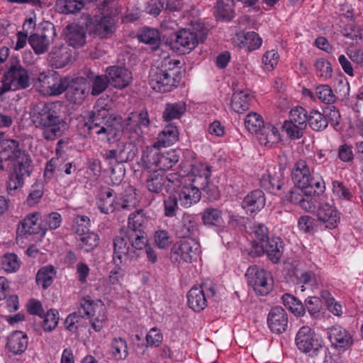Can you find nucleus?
Returning a JSON list of instances; mask_svg holds the SVG:
<instances>
[{"label":"nucleus","mask_w":363,"mask_h":363,"mask_svg":"<svg viewBox=\"0 0 363 363\" xmlns=\"http://www.w3.org/2000/svg\"><path fill=\"white\" fill-rule=\"evenodd\" d=\"M69 85V78L60 77L58 74L51 84L45 95L58 96L67 90Z\"/></svg>","instance_id":"nucleus-59"},{"label":"nucleus","mask_w":363,"mask_h":363,"mask_svg":"<svg viewBox=\"0 0 363 363\" xmlns=\"http://www.w3.org/2000/svg\"><path fill=\"white\" fill-rule=\"evenodd\" d=\"M57 106L54 103L44 104L33 116L35 126L40 129L43 138L53 141L60 138L67 129V124L62 118Z\"/></svg>","instance_id":"nucleus-3"},{"label":"nucleus","mask_w":363,"mask_h":363,"mask_svg":"<svg viewBox=\"0 0 363 363\" xmlns=\"http://www.w3.org/2000/svg\"><path fill=\"white\" fill-rule=\"evenodd\" d=\"M110 352L113 358L117 361L126 359L128 355L126 341L120 337H114L111 342Z\"/></svg>","instance_id":"nucleus-38"},{"label":"nucleus","mask_w":363,"mask_h":363,"mask_svg":"<svg viewBox=\"0 0 363 363\" xmlns=\"http://www.w3.org/2000/svg\"><path fill=\"white\" fill-rule=\"evenodd\" d=\"M313 175L311 168L306 161L303 160H298L292 169L291 177L295 185L306 187L309 184V179Z\"/></svg>","instance_id":"nucleus-28"},{"label":"nucleus","mask_w":363,"mask_h":363,"mask_svg":"<svg viewBox=\"0 0 363 363\" xmlns=\"http://www.w3.org/2000/svg\"><path fill=\"white\" fill-rule=\"evenodd\" d=\"M315 95L322 102L327 104H332L337 100L331 87L326 84H321L316 87Z\"/></svg>","instance_id":"nucleus-55"},{"label":"nucleus","mask_w":363,"mask_h":363,"mask_svg":"<svg viewBox=\"0 0 363 363\" xmlns=\"http://www.w3.org/2000/svg\"><path fill=\"white\" fill-rule=\"evenodd\" d=\"M150 123L147 111L130 113L123 121V139L119 141L116 149L106 151V160H115L118 163L133 160L138 153V145L142 142Z\"/></svg>","instance_id":"nucleus-1"},{"label":"nucleus","mask_w":363,"mask_h":363,"mask_svg":"<svg viewBox=\"0 0 363 363\" xmlns=\"http://www.w3.org/2000/svg\"><path fill=\"white\" fill-rule=\"evenodd\" d=\"M201 253L200 243L194 238H185L176 242L171 249V259L178 264L196 262Z\"/></svg>","instance_id":"nucleus-9"},{"label":"nucleus","mask_w":363,"mask_h":363,"mask_svg":"<svg viewBox=\"0 0 363 363\" xmlns=\"http://www.w3.org/2000/svg\"><path fill=\"white\" fill-rule=\"evenodd\" d=\"M103 16L94 25V32L101 38H107L115 30L113 16L119 13L118 0H104L100 6Z\"/></svg>","instance_id":"nucleus-10"},{"label":"nucleus","mask_w":363,"mask_h":363,"mask_svg":"<svg viewBox=\"0 0 363 363\" xmlns=\"http://www.w3.org/2000/svg\"><path fill=\"white\" fill-rule=\"evenodd\" d=\"M116 211H131L135 208L139 201L137 197L136 189L133 186H128L123 193L116 196Z\"/></svg>","instance_id":"nucleus-30"},{"label":"nucleus","mask_w":363,"mask_h":363,"mask_svg":"<svg viewBox=\"0 0 363 363\" xmlns=\"http://www.w3.org/2000/svg\"><path fill=\"white\" fill-rule=\"evenodd\" d=\"M129 247L123 237L117 236L113 240V259L116 263V259L121 262L123 255L128 252Z\"/></svg>","instance_id":"nucleus-60"},{"label":"nucleus","mask_w":363,"mask_h":363,"mask_svg":"<svg viewBox=\"0 0 363 363\" xmlns=\"http://www.w3.org/2000/svg\"><path fill=\"white\" fill-rule=\"evenodd\" d=\"M265 203L266 198L264 192L257 189L245 196L242 202V207L247 213L256 214L264 207Z\"/></svg>","instance_id":"nucleus-24"},{"label":"nucleus","mask_w":363,"mask_h":363,"mask_svg":"<svg viewBox=\"0 0 363 363\" xmlns=\"http://www.w3.org/2000/svg\"><path fill=\"white\" fill-rule=\"evenodd\" d=\"M89 226L90 220L86 216H77L73 220L72 228L78 235L90 231Z\"/></svg>","instance_id":"nucleus-64"},{"label":"nucleus","mask_w":363,"mask_h":363,"mask_svg":"<svg viewBox=\"0 0 363 363\" xmlns=\"http://www.w3.org/2000/svg\"><path fill=\"white\" fill-rule=\"evenodd\" d=\"M202 220L206 225H220L223 223L222 212L217 208H207L203 213Z\"/></svg>","instance_id":"nucleus-56"},{"label":"nucleus","mask_w":363,"mask_h":363,"mask_svg":"<svg viewBox=\"0 0 363 363\" xmlns=\"http://www.w3.org/2000/svg\"><path fill=\"white\" fill-rule=\"evenodd\" d=\"M284 305L288 308L295 315L302 316L306 313V308L302 302L298 300L295 296L284 294L282 297Z\"/></svg>","instance_id":"nucleus-44"},{"label":"nucleus","mask_w":363,"mask_h":363,"mask_svg":"<svg viewBox=\"0 0 363 363\" xmlns=\"http://www.w3.org/2000/svg\"><path fill=\"white\" fill-rule=\"evenodd\" d=\"M296 284L301 285V291L306 290L304 285L313 286L317 282V278L315 273L306 270H298L295 273Z\"/></svg>","instance_id":"nucleus-53"},{"label":"nucleus","mask_w":363,"mask_h":363,"mask_svg":"<svg viewBox=\"0 0 363 363\" xmlns=\"http://www.w3.org/2000/svg\"><path fill=\"white\" fill-rule=\"evenodd\" d=\"M58 322V311L55 309H50L44 315L42 327L45 332H51L57 327Z\"/></svg>","instance_id":"nucleus-61"},{"label":"nucleus","mask_w":363,"mask_h":363,"mask_svg":"<svg viewBox=\"0 0 363 363\" xmlns=\"http://www.w3.org/2000/svg\"><path fill=\"white\" fill-rule=\"evenodd\" d=\"M192 183L186 182L178 191V196L180 204L184 208H189L197 203L201 198V191Z\"/></svg>","instance_id":"nucleus-21"},{"label":"nucleus","mask_w":363,"mask_h":363,"mask_svg":"<svg viewBox=\"0 0 363 363\" xmlns=\"http://www.w3.org/2000/svg\"><path fill=\"white\" fill-rule=\"evenodd\" d=\"M30 85V78L28 70L18 62L13 64L1 78L0 98L9 91L24 89Z\"/></svg>","instance_id":"nucleus-7"},{"label":"nucleus","mask_w":363,"mask_h":363,"mask_svg":"<svg viewBox=\"0 0 363 363\" xmlns=\"http://www.w3.org/2000/svg\"><path fill=\"white\" fill-rule=\"evenodd\" d=\"M28 345V337L26 333L16 330L7 337L6 347L14 354H21L26 351Z\"/></svg>","instance_id":"nucleus-27"},{"label":"nucleus","mask_w":363,"mask_h":363,"mask_svg":"<svg viewBox=\"0 0 363 363\" xmlns=\"http://www.w3.org/2000/svg\"><path fill=\"white\" fill-rule=\"evenodd\" d=\"M308 112L301 106H295L289 112V119L298 125H303L305 128L308 125Z\"/></svg>","instance_id":"nucleus-62"},{"label":"nucleus","mask_w":363,"mask_h":363,"mask_svg":"<svg viewBox=\"0 0 363 363\" xmlns=\"http://www.w3.org/2000/svg\"><path fill=\"white\" fill-rule=\"evenodd\" d=\"M56 35L54 25L48 21L40 25V30L38 33L31 34L28 38V43L35 53L42 55L45 53Z\"/></svg>","instance_id":"nucleus-12"},{"label":"nucleus","mask_w":363,"mask_h":363,"mask_svg":"<svg viewBox=\"0 0 363 363\" xmlns=\"http://www.w3.org/2000/svg\"><path fill=\"white\" fill-rule=\"evenodd\" d=\"M332 191L333 195L340 200L350 201L353 197L351 189L338 180L332 182Z\"/></svg>","instance_id":"nucleus-52"},{"label":"nucleus","mask_w":363,"mask_h":363,"mask_svg":"<svg viewBox=\"0 0 363 363\" xmlns=\"http://www.w3.org/2000/svg\"><path fill=\"white\" fill-rule=\"evenodd\" d=\"M288 323V315L281 306H275L270 310L267 317V324L272 333L281 334L285 332Z\"/></svg>","instance_id":"nucleus-19"},{"label":"nucleus","mask_w":363,"mask_h":363,"mask_svg":"<svg viewBox=\"0 0 363 363\" xmlns=\"http://www.w3.org/2000/svg\"><path fill=\"white\" fill-rule=\"evenodd\" d=\"M268 228L262 223H255L252 228L253 246L258 249L267 239H269Z\"/></svg>","instance_id":"nucleus-51"},{"label":"nucleus","mask_w":363,"mask_h":363,"mask_svg":"<svg viewBox=\"0 0 363 363\" xmlns=\"http://www.w3.org/2000/svg\"><path fill=\"white\" fill-rule=\"evenodd\" d=\"M55 274V269L51 265L40 268L36 275L37 284L41 286L43 289H47L52 284Z\"/></svg>","instance_id":"nucleus-42"},{"label":"nucleus","mask_w":363,"mask_h":363,"mask_svg":"<svg viewBox=\"0 0 363 363\" xmlns=\"http://www.w3.org/2000/svg\"><path fill=\"white\" fill-rule=\"evenodd\" d=\"M252 95L249 89L234 91L231 99V108L236 113H242L250 108Z\"/></svg>","instance_id":"nucleus-29"},{"label":"nucleus","mask_w":363,"mask_h":363,"mask_svg":"<svg viewBox=\"0 0 363 363\" xmlns=\"http://www.w3.org/2000/svg\"><path fill=\"white\" fill-rule=\"evenodd\" d=\"M211 167L205 163H196L192 165L191 169L186 175L184 182L192 183V185L199 187L209 195V197L216 199L219 196L217 187L210 183Z\"/></svg>","instance_id":"nucleus-8"},{"label":"nucleus","mask_w":363,"mask_h":363,"mask_svg":"<svg viewBox=\"0 0 363 363\" xmlns=\"http://www.w3.org/2000/svg\"><path fill=\"white\" fill-rule=\"evenodd\" d=\"M180 62L170 57H164L158 66L152 67L149 73V84L157 92L170 91L176 87L179 81L176 78Z\"/></svg>","instance_id":"nucleus-5"},{"label":"nucleus","mask_w":363,"mask_h":363,"mask_svg":"<svg viewBox=\"0 0 363 363\" xmlns=\"http://www.w3.org/2000/svg\"><path fill=\"white\" fill-rule=\"evenodd\" d=\"M45 226L42 227V235L44 236L48 230H55L59 228L62 223V217L59 213L52 212L45 216L43 220Z\"/></svg>","instance_id":"nucleus-63"},{"label":"nucleus","mask_w":363,"mask_h":363,"mask_svg":"<svg viewBox=\"0 0 363 363\" xmlns=\"http://www.w3.org/2000/svg\"><path fill=\"white\" fill-rule=\"evenodd\" d=\"M0 155L12 162L6 182V190L9 194L13 195L17 190L23 188L26 177H30L32 172L31 157L20 147L19 142L13 139L0 141Z\"/></svg>","instance_id":"nucleus-2"},{"label":"nucleus","mask_w":363,"mask_h":363,"mask_svg":"<svg viewBox=\"0 0 363 363\" xmlns=\"http://www.w3.org/2000/svg\"><path fill=\"white\" fill-rule=\"evenodd\" d=\"M79 236V247L84 252H89L99 245V237L94 232L89 231Z\"/></svg>","instance_id":"nucleus-45"},{"label":"nucleus","mask_w":363,"mask_h":363,"mask_svg":"<svg viewBox=\"0 0 363 363\" xmlns=\"http://www.w3.org/2000/svg\"><path fill=\"white\" fill-rule=\"evenodd\" d=\"M40 218V213L39 212L28 213L18 224L17 229L18 236L36 234L42 232V226L38 223Z\"/></svg>","instance_id":"nucleus-26"},{"label":"nucleus","mask_w":363,"mask_h":363,"mask_svg":"<svg viewBox=\"0 0 363 363\" xmlns=\"http://www.w3.org/2000/svg\"><path fill=\"white\" fill-rule=\"evenodd\" d=\"M245 126L251 133H258L264 126L262 116L256 112H250L245 118Z\"/></svg>","instance_id":"nucleus-43"},{"label":"nucleus","mask_w":363,"mask_h":363,"mask_svg":"<svg viewBox=\"0 0 363 363\" xmlns=\"http://www.w3.org/2000/svg\"><path fill=\"white\" fill-rule=\"evenodd\" d=\"M94 109L88 121L84 123V133L96 134L101 140L108 142L117 139L123 132V123L121 124L119 120L111 117L106 122H103L101 119L107 118L108 111L105 108L99 109L98 106Z\"/></svg>","instance_id":"nucleus-4"},{"label":"nucleus","mask_w":363,"mask_h":363,"mask_svg":"<svg viewBox=\"0 0 363 363\" xmlns=\"http://www.w3.org/2000/svg\"><path fill=\"white\" fill-rule=\"evenodd\" d=\"M67 98L73 104H80L86 98L89 93L90 84L84 77L69 79V85L67 89Z\"/></svg>","instance_id":"nucleus-17"},{"label":"nucleus","mask_w":363,"mask_h":363,"mask_svg":"<svg viewBox=\"0 0 363 363\" xmlns=\"http://www.w3.org/2000/svg\"><path fill=\"white\" fill-rule=\"evenodd\" d=\"M233 42L238 48L246 49L247 52H252L261 47L262 39L258 33L252 31L236 33L233 38Z\"/></svg>","instance_id":"nucleus-22"},{"label":"nucleus","mask_w":363,"mask_h":363,"mask_svg":"<svg viewBox=\"0 0 363 363\" xmlns=\"http://www.w3.org/2000/svg\"><path fill=\"white\" fill-rule=\"evenodd\" d=\"M289 201L298 205L306 211L313 212L316 208L317 195L315 191L296 185L286 195Z\"/></svg>","instance_id":"nucleus-15"},{"label":"nucleus","mask_w":363,"mask_h":363,"mask_svg":"<svg viewBox=\"0 0 363 363\" xmlns=\"http://www.w3.org/2000/svg\"><path fill=\"white\" fill-rule=\"evenodd\" d=\"M262 128V132L259 138V143L262 145L271 146L279 141V132L274 125L267 124Z\"/></svg>","instance_id":"nucleus-37"},{"label":"nucleus","mask_w":363,"mask_h":363,"mask_svg":"<svg viewBox=\"0 0 363 363\" xmlns=\"http://www.w3.org/2000/svg\"><path fill=\"white\" fill-rule=\"evenodd\" d=\"M109 83L117 89L126 87L132 80L131 72L123 67L111 66L106 69Z\"/></svg>","instance_id":"nucleus-20"},{"label":"nucleus","mask_w":363,"mask_h":363,"mask_svg":"<svg viewBox=\"0 0 363 363\" xmlns=\"http://www.w3.org/2000/svg\"><path fill=\"white\" fill-rule=\"evenodd\" d=\"M86 1L84 0H57L56 9L61 13H74L84 8Z\"/></svg>","instance_id":"nucleus-36"},{"label":"nucleus","mask_w":363,"mask_h":363,"mask_svg":"<svg viewBox=\"0 0 363 363\" xmlns=\"http://www.w3.org/2000/svg\"><path fill=\"white\" fill-rule=\"evenodd\" d=\"M149 223V218L143 210H138L130 214L128 217V232L145 231Z\"/></svg>","instance_id":"nucleus-34"},{"label":"nucleus","mask_w":363,"mask_h":363,"mask_svg":"<svg viewBox=\"0 0 363 363\" xmlns=\"http://www.w3.org/2000/svg\"><path fill=\"white\" fill-rule=\"evenodd\" d=\"M308 124L315 131H322L328 125L327 118L317 110H311L308 112Z\"/></svg>","instance_id":"nucleus-41"},{"label":"nucleus","mask_w":363,"mask_h":363,"mask_svg":"<svg viewBox=\"0 0 363 363\" xmlns=\"http://www.w3.org/2000/svg\"><path fill=\"white\" fill-rule=\"evenodd\" d=\"M186 111V104L184 101H178L172 104H167L163 112V118L166 121L179 118Z\"/></svg>","instance_id":"nucleus-40"},{"label":"nucleus","mask_w":363,"mask_h":363,"mask_svg":"<svg viewBox=\"0 0 363 363\" xmlns=\"http://www.w3.org/2000/svg\"><path fill=\"white\" fill-rule=\"evenodd\" d=\"M205 38L203 29L198 30L195 27L184 28L177 33L174 43L180 52L186 54L193 50Z\"/></svg>","instance_id":"nucleus-14"},{"label":"nucleus","mask_w":363,"mask_h":363,"mask_svg":"<svg viewBox=\"0 0 363 363\" xmlns=\"http://www.w3.org/2000/svg\"><path fill=\"white\" fill-rule=\"evenodd\" d=\"M138 39L140 42L144 43L157 46L160 42V38L157 30L145 28L138 35Z\"/></svg>","instance_id":"nucleus-58"},{"label":"nucleus","mask_w":363,"mask_h":363,"mask_svg":"<svg viewBox=\"0 0 363 363\" xmlns=\"http://www.w3.org/2000/svg\"><path fill=\"white\" fill-rule=\"evenodd\" d=\"M179 138V131L176 126L169 124L164 128L158 135L157 142L155 144L157 146H170L174 144Z\"/></svg>","instance_id":"nucleus-35"},{"label":"nucleus","mask_w":363,"mask_h":363,"mask_svg":"<svg viewBox=\"0 0 363 363\" xmlns=\"http://www.w3.org/2000/svg\"><path fill=\"white\" fill-rule=\"evenodd\" d=\"M57 74L53 71L43 72L38 74L35 85L43 94H46L48 90L55 79Z\"/></svg>","instance_id":"nucleus-47"},{"label":"nucleus","mask_w":363,"mask_h":363,"mask_svg":"<svg viewBox=\"0 0 363 363\" xmlns=\"http://www.w3.org/2000/svg\"><path fill=\"white\" fill-rule=\"evenodd\" d=\"M328 338L332 345L343 350L350 347L352 344V337L349 332L341 326H333L328 330Z\"/></svg>","instance_id":"nucleus-23"},{"label":"nucleus","mask_w":363,"mask_h":363,"mask_svg":"<svg viewBox=\"0 0 363 363\" xmlns=\"http://www.w3.org/2000/svg\"><path fill=\"white\" fill-rule=\"evenodd\" d=\"M146 181L147 188L150 191L159 193L162 191L164 185V176L156 170H152Z\"/></svg>","instance_id":"nucleus-48"},{"label":"nucleus","mask_w":363,"mask_h":363,"mask_svg":"<svg viewBox=\"0 0 363 363\" xmlns=\"http://www.w3.org/2000/svg\"><path fill=\"white\" fill-rule=\"evenodd\" d=\"M216 294L215 284L211 280H206L200 286H193L187 295L189 308L196 312L203 311L207 306V299Z\"/></svg>","instance_id":"nucleus-11"},{"label":"nucleus","mask_w":363,"mask_h":363,"mask_svg":"<svg viewBox=\"0 0 363 363\" xmlns=\"http://www.w3.org/2000/svg\"><path fill=\"white\" fill-rule=\"evenodd\" d=\"M197 231V223L195 218L189 214H184L181 225V235L185 238H190L191 235H194Z\"/></svg>","instance_id":"nucleus-54"},{"label":"nucleus","mask_w":363,"mask_h":363,"mask_svg":"<svg viewBox=\"0 0 363 363\" xmlns=\"http://www.w3.org/2000/svg\"><path fill=\"white\" fill-rule=\"evenodd\" d=\"M282 128L291 140H297L303 137L306 128L303 125H298L290 119L284 121Z\"/></svg>","instance_id":"nucleus-50"},{"label":"nucleus","mask_w":363,"mask_h":363,"mask_svg":"<svg viewBox=\"0 0 363 363\" xmlns=\"http://www.w3.org/2000/svg\"><path fill=\"white\" fill-rule=\"evenodd\" d=\"M65 40L69 45L79 48L86 43V32L84 28L77 24H71L66 27Z\"/></svg>","instance_id":"nucleus-31"},{"label":"nucleus","mask_w":363,"mask_h":363,"mask_svg":"<svg viewBox=\"0 0 363 363\" xmlns=\"http://www.w3.org/2000/svg\"><path fill=\"white\" fill-rule=\"evenodd\" d=\"M116 196H113V190L105 188L99 194L97 206L102 213L108 214L116 211Z\"/></svg>","instance_id":"nucleus-32"},{"label":"nucleus","mask_w":363,"mask_h":363,"mask_svg":"<svg viewBox=\"0 0 363 363\" xmlns=\"http://www.w3.org/2000/svg\"><path fill=\"white\" fill-rule=\"evenodd\" d=\"M284 184V179L280 172L264 174L260 179V185L265 190L272 194H277L281 189Z\"/></svg>","instance_id":"nucleus-33"},{"label":"nucleus","mask_w":363,"mask_h":363,"mask_svg":"<svg viewBox=\"0 0 363 363\" xmlns=\"http://www.w3.org/2000/svg\"><path fill=\"white\" fill-rule=\"evenodd\" d=\"M245 276L248 284L257 294L267 295L272 289V277L267 270L257 266H252L247 269Z\"/></svg>","instance_id":"nucleus-13"},{"label":"nucleus","mask_w":363,"mask_h":363,"mask_svg":"<svg viewBox=\"0 0 363 363\" xmlns=\"http://www.w3.org/2000/svg\"><path fill=\"white\" fill-rule=\"evenodd\" d=\"M216 16L221 20H231L234 17V1L218 0L216 7Z\"/></svg>","instance_id":"nucleus-39"},{"label":"nucleus","mask_w":363,"mask_h":363,"mask_svg":"<svg viewBox=\"0 0 363 363\" xmlns=\"http://www.w3.org/2000/svg\"><path fill=\"white\" fill-rule=\"evenodd\" d=\"M298 349L304 353H315L323 346L322 340L308 326L301 327L296 337Z\"/></svg>","instance_id":"nucleus-16"},{"label":"nucleus","mask_w":363,"mask_h":363,"mask_svg":"<svg viewBox=\"0 0 363 363\" xmlns=\"http://www.w3.org/2000/svg\"><path fill=\"white\" fill-rule=\"evenodd\" d=\"M128 238L131 245L136 250H140L148 246V239L145 231L128 232Z\"/></svg>","instance_id":"nucleus-57"},{"label":"nucleus","mask_w":363,"mask_h":363,"mask_svg":"<svg viewBox=\"0 0 363 363\" xmlns=\"http://www.w3.org/2000/svg\"><path fill=\"white\" fill-rule=\"evenodd\" d=\"M160 146L146 147L144 150L141 162L147 170H166L172 168L179 161V155L175 150L162 151Z\"/></svg>","instance_id":"nucleus-6"},{"label":"nucleus","mask_w":363,"mask_h":363,"mask_svg":"<svg viewBox=\"0 0 363 363\" xmlns=\"http://www.w3.org/2000/svg\"><path fill=\"white\" fill-rule=\"evenodd\" d=\"M259 253H266L269 259L277 263L283 253V242L279 238L273 237L266 241L257 249Z\"/></svg>","instance_id":"nucleus-25"},{"label":"nucleus","mask_w":363,"mask_h":363,"mask_svg":"<svg viewBox=\"0 0 363 363\" xmlns=\"http://www.w3.org/2000/svg\"><path fill=\"white\" fill-rule=\"evenodd\" d=\"M315 74L323 80L330 79L333 76V68L330 62L324 58L317 59L314 63Z\"/></svg>","instance_id":"nucleus-49"},{"label":"nucleus","mask_w":363,"mask_h":363,"mask_svg":"<svg viewBox=\"0 0 363 363\" xmlns=\"http://www.w3.org/2000/svg\"><path fill=\"white\" fill-rule=\"evenodd\" d=\"M318 220L326 228H335L340 220V213L334 206L333 201H321L317 213Z\"/></svg>","instance_id":"nucleus-18"},{"label":"nucleus","mask_w":363,"mask_h":363,"mask_svg":"<svg viewBox=\"0 0 363 363\" xmlns=\"http://www.w3.org/2000/svg\"><path fill=\"white\" fill-rule=\"evenodd\" d=\"M104 306L101 301H94L90 297H85L81 300L80 308L78 311H80V314H82V311H83L82 315L84 317L89 318L93 315H96L98 310L101 309V307Z\"/></svg>","instance_id":"nucleus-46"}]
</instances>
